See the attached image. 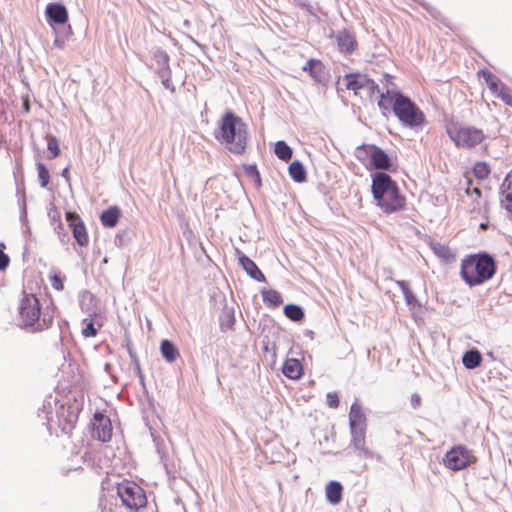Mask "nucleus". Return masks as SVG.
I'll use <instances>...</instances> for the list:
<instances>
[{"instance_id": "1", "label": "nucleus", "mask_w": 512, "mask_h": 512, "mask_svg": "<svg viewBox=\"0 0 512 512\" xmlns=\"http://www.w3.org/2000/svg\"><path fill=\"white\" fill-rule=\"evenodd\" d=\"M214 137L229 152L241 155L249 140L247 124L232 110H227L217 121Z\"/></svg>"}, {"instance_id": "2", "label": "nucleus", "mask_w": 512, "mask_h": 512, "mask_svg": "<svg viewBox=\"0 0 512 512\" xmlns=\"http://www.w3.org/2000/svg\"><path fill=\"white\" fill-rule=\"evenodd\" d=\"M56 307L52 304L44 310L40 301L34 294H24L19 305V317L22 327L32 333L49 329L55 318Z\"/></svg>"}, {"instance_id": "3", "label": "nucleus", "mask_w": 512, "mask_h": 512, "mask_svg": "<svg viewBox=\"0 0 512 512\" xmlns=\"http://www.w3.org/2000/svg\"><path fill=\"white\" fill-rule=\"evenodd\" d=\"M372 194L377 206L386 214L403 210L405 197L400 194L399 187L385 172H377L372 179Z\"/></svg>"}, {"instance_id": "4", "label": "nucleus", "mask_w": 512, "mask_h": 512, "mask_svg": "<svg viewBox=\"0 0 512 512\" xmlns=\"http://www.w3.org/2000/svg\"><path fill=\"white\" fill-rule=\"evenodd\" d=\"M497 270L492 255L481 252L465 257L461 260L460 275L470 287L482 285L493 278Z\"/></svg>"}, {"instance_id": "5", "label": "nucleus", "mask_w": 512, "mask_h": 512, "mask_svg": "<svg viewBox=\"0 0 512 512\" xmlns=\"http://www.w3.org/2000/svg\"><path fill=\"white\" fill-rule=\"evenodd\" d=\"M392 109L404 127L418 129L426 124V117L423 111L409 97L404 96L400 92L394 95Z\"/></svg>"}, {"instance_id": "6", "label": "nucleus", "mask_w": 512, "mask_h": 512, "mask_svg": "<svg viewBox=\"0 0 512 512\" xmlns=\"http://www.w3.org/2000/svg\"><path fill=\"white\" fill-rule=\"evenodd\" d=\"M446 133L456 147L466 150L475 148L487 138L482 129L457 121L446 125Z\"/></svg>"}, {"instance_id": "7", "label": "nucleus", "mask_w": 512, "mask_h": 512, "mask_svg": "<svg viewBox=\"0 0 512 512\" xmlns=\"http://www.w3.org/2000/svg\"><path fill=\"white\" fill-rule=\"evenodd\" d=\"M117 495L122 504L130 509L138 511L147 505V496L144 489L137 483L124 480L117 485Z\"/></svg>"}, {"instance_id": "8", "label": "nucleus", "mask_w": 512, "mask_h": 512, "mask_svg": "<svg viewBox=\"0 0 512 512\" xmlns=\"http://www.w3.org/2000/svg\"><path fill=\"white\" fill-rule=\"evenodd\" d=\"M477 458L474 456L472 450L464 445H456L446 452L443 458V464L446 468L452 471L463 470L472 463H475Z\"/></svg>"}, {"instance_id": "9", "label": "nucleus", "mask_w": 512, "mask_h": 512, "mask_svg": "<svg viewBox=\"0 0 512 512\" xmlns=\"http://www.w3.org/2000/svg\"><path fill=\"white\" fill-rule=\"evenodd\" d=\"M81 408L62 405L58 411V423L64 434L70 435L75 428Z\"/></svg>"}, {"instance_id": "10", "label": "nucleus", "mask_w": 512, "mask_h": 512, "mask_svg": "<svg viewBox=\"0 0 512 512\" xmlns=\"http://www.w3.org/2000/svg\"><path fill=\"white\" fill-rule=\"evenodd\" d=\"M66 221L72 230L73 237L81 247H86L89 243V236L86 226L80 216L75 212L66 213Z\"/></svg>"}, {"instance_id": "11", "label": "nucleus", "mask_w": 512, "mask_h": 512, "mask_svg": "<svg viewBox=\"0 0 512 512\" xmlns=\"http://www.w3.org/2000/svg\"><path fill=\"white\" fill-rule=\"evenodd\" d=\"M112 423L108 416L96 412L93 416V436L102 442H108L112 437Z\"/></svg>"}, {"instance_id": "12", "label": "nucleus", "mask_w": 512, "mask_h": 512, "mask_svg": "<svg viewBox=\"0 0 512 512\" xmlns=\"http://www.w3.org/2000/svg\"><path fill=\"white\" fill-rule=\"evenodd\" d=\"M342 84L347 90H352L355 94H358L365 87H372V79H370L366 74L349 73L343 77Z\"/></svg>"}, {"instance_id": "13", "label": "nucleus", "mask_w": 512, "mask_h": 512, "mask_svg": "<svg viewBox=\"0 0 512 512\" xmlns=\"http://www.w3.org/2000/svg\"><path fill=\"white\" fill-rule=\"evenodd\" d=\"M351 442L350 445L358 451V456L364 458H373L374 453L365 446L366 429H350Z\"/></svg>"}, {"instance_id": "14", "label": "nucleus", "mask_w": 512, "mask_h": 512, "mask_svg": "<svg viewBox=\"0 0 512 512\" xmlns=\"http://www.w3.org/2000/svg\"><path fill=\"white\" fill-rule=\"evenodd\" d=\"M349 426L350 429L367 428V418L361 405L359 404L358 399H356L355 402L350 407Z\"/></svg>"}, {"instance_id": "15", "label": "nucleus", "mask_w": 512, "mask_h": 512, "mask_svg": "<svg viewBox=\"0 0 512 512\" xmlns=\"http://www.w3.org/2000/svg\"><path fill=\"white\" fill-rule=\"evenodd\" d=\"M370 152V164L378 170H389L391 167V160L386 152L374 145L368 148Z\"/></svg>"}, {"instance_id": "16", "label": "nucleus", "mask_w": 512, "mask_h": 512, "mask_svg": "<svg viewBox=\"0 0 512 512\" xmlns=\"http://www.w3.org/2000/svg\"><path fill=\"white\" fill-rule=\"evenodd\" d=\"M337 46L341 53L351 54L357 48V41L353 33L349 31H340L336 35Z\"/></svg>"}, {"instance_id": "17", "label": "nucleus", "mask_w": 512, "mask_h": 512, "mask_svg": "<svg viewBox=\"0 0 512 512\" xmlns=\"http://www.w3.org/2000/svg\"><path fill=\"white\" fill-rule=\"evenodd\" d=\"M237 254L239 255L238 260L240 265L251 278L260 282L266 280L265 275L261 272V270L258 268V266L253 260H251L243 253H241L239 250H237Z\"/></svg>"}, {"instance_id": "18", "label": "nucleus", "mask_w": 512, "mask_h": 512, "mask_svg": "<svg viewBox=\"0 0 512 512\" xmlns=\"http://www.w3.org/2000/svg\"><path fill=\"white\" fill-rule=\"evenodd\" d=\"M46 15L57 24H64L68 20V12L65 6L58 3H51L46 7Z\"/></svg>"}, {"instance_id": "19", "label": "nucleus", "mask_w": 512, "mask_h": 512, "mask_svg": "<svg viewBox=\"0 0 512 512\" xmlns=\"http://www.w3.org/2000/svg\"><path fill=\"white\" fill-rule=\"evenodd\" d=\"M282 372L287 378L298 380L303 375V366L298 359L289 358L284 362Z\"/></svg>"}, {"instance_id": "20", "label": "nucleus", "mask_w": 512, "mask_h": 512, "mask_svg": "<svg viewBox=\"0 0 512 512\" xmlns=\"http://www.w3.org/2000/svg\"><path fill=\"white\" fill-rule=\"evenodd\" d=\"M325 497L332 505H338L342 501L343 486L339 481H330L325 487Z\"/></svg>"}, {"instance_id": "21", "label": "nucleus", "mask_w": 512, "mask_h": 512, "mask_svg": "<svg viewBox=\"0 0 512 512\" xmlns=\"http://www.w3.org/2000/svg\"><path fill=\"white\" fill-rule=\"evenodd\" d=\"M501 195L504 197L502 200L503 207L507 211H512V170L506 175L501 185Z\"/></svg>"}, {"instance_id": "22", "label": "nucleus", "mask_w": 512, "mask_h": 512, "mask_svg": "<svg viewBox=\"0 0 512 512\" xmlns=\"http://www.w3.org/2000/svg\"><path fill=\"white\" fill-rule=\"evenodd\" d=\"M121 212L118 207L113 206L102 212L100 221L105 227H115L119 221Z\"/></svg>"}, {"instance_id": "23", "label": "nucleus", "mask_w": 512, "mask_h": 512, "mask_svg": "<svg viewBox=\"0 0 512 512\" xmlns=\"http://www.w3.org/2000/svg\"><path fill=\"white\" fill-rule=\"evenodd\" d=\"M160 351L163 358L169 363H173L180 356L177 347L167 339L161 342Z\"/></svg>"}, {"instance_id": "24", "label": "nucleus", "mask_w": 512, "mask_h": 512, "mask_svg": "<svg viewBox=\"0 0 512 512\" xmlns=\"http://www.w3.org/2000/svg\"><path fill=\"white\" fill-rule=\"evenodd\" d=\"M481 361V353L476 349L466 351L462 357L463 365L467 369H475L481 364Z\"/></svg>"}, {"instance_id": "25", "label": "nucleus", "mask_w": 512, "mask_h": 512, "mask_svg": "<svg viewBox=\"0 0 512 512\" xmlns=\"http://www.w3.org/2000/svg\"><path fill=\"white\" fill-rule=\"evenodd\" d=\"M262 298L265 305L268 307H279L283 303L281 294L273 289H267L262 291Z\"/></svg>"}, {"instance_id": "26", "label": "nucleus", "mask_w": 512, "mask_h": 512, "mask_svg": "<svg viewBox=\"0 0 512 512\" xmlns=\"http://www.w3.org/2000/svg\"><path fill=\"white\" fill-rule=\"evenodd\" d=\"M289 174L296 182H303L306 178L304 167L299 161H293L290 164Z\"/></svg>"}, {"instance_id": "27", "label": "nucleus", "mask_w": 512, "mask_h": 512, "mask_svg": "<svg viewBox=\"0 0 512 512\" xmlns=\"http://www.w3.org/2000/svg\"><path fill=\"white\" fill-rule=\"evenodd\" d=\"M274 152L283 161H288L292 157V149L284 141L276 142Z\"/></svg>"}, {"instance_id": "28", "label": "nucleus", "mask_w": 512, "mask_h": 512, "mask_svg": "<svg viewBox=\"0 0 512 512\" xmlns=\"http://www.w3.org/2000/svg\"><path fill=\"white\" fill-rule=\"evenodd\" d=\"M284 314L292 321H300L304 318V312L301 307L294 304L286 305L284 307Z\"/></svg>"}, {"instance_id": "29", "label": "nucleus", "mask_w": 512, "mask_h": 512, "mask_svg": "<svg viewBox=\"0 0 512 512\" xmlns=\"http://www.w3.org/2000/svg\"><path fill=\"white\" fill-rule=\"evenodd\" d=\"M47 149L50 153L49 158L53 159L60 155V147H59V141L54 135H47Z\"/></svg>"}, {"instance_id": "30", "label": "nucleus", "mask_w": 512, "mask_h": 512, "mask_svg": "<svg viewBox=\"0 0 512 512\" xmlns=\"http://www.w3.org/2000/svg\"><path fill=\"white\" fill-rule=\"evenodd\" d=\"M473 173L480 180L486 179L490 174V167L486 162H477L473 167Z\"/></svg>"}, {"instance_id": "31", "label": "nucleus", "mask_w": 512, "mask_h": 512, "mask_svg": "<svg viewBox=\"0 0 512 512\" xmlns=\"http://www.w3.org/2000/svg\"><path fill=\"white\" fill-rule=\"evenodd\" d=\"M373 144H363L356 148L355 157L362 163L370 161V150L368 148L373 147Z\"/></svg>"}, {"instance_id": "32", "label": "nucleus", "mask_w": 512, "mask_h": 512, "mask_svg": "<svg viewBox=\"0 0 512 512\" xmlns=\"http://www.w3.org/2000/svg\"><path fill=\"white\" fill-rule=\"evenodd\" d=\"M82 324V335L85 338L95 337L97 335V329L94 326L93 319H83Z\"/></svg>"}, {"instance_id": "33", "label": "nucleus", "mask_w": 512, "mask_h": 512, "mask_svg": "<svg viewBox=\"0 0 512 512\" xmlns=\"http://www.w3.org/2000/svg\"><path fill=\"white\" fill-rule=\"evenodd\" d=\"M38 177L40 179V183L42 187H46L49 183L50 174L48 169L45 167L43 163L37 164Z\"/></svg>"}, {"instance_id": "34", "label": "nucleus", "mask_w": 512, "mask_h": 512, "mask_svg": "<svg viewBox=\"0 0 512 512\" xmlns=\"http://www.w3.org/2000/svg\"><path fill=\"white\" fill-rule=\"evenodd\" d=\"M497 97L500 98L506 105L512 106V96L506 85H501Z\"/></svg>"}, {"instance_id": "35", "label": "nucleus", "mask_w": 512, "mask_h": 512, "mask_svg": "<svg viewBox=\"0 0 512 512\" xmlns=\"http://www.w3.org/2000/svg\"><path fill=\"white\" fill-rule=\"evenodd\" d=\"M432 249L434 253L441 258L447 259L450 256V249L441 243L433 244Z\"/></svg>"}, {"instance_id": "36", "label": "nucleus", "mask_w": 512, "mask_h": 512, "mask_svg": "<svg viewBox=\"0 0 512 512\" xmlns=\"http://www.w3.org/2000/svg\"><path fill=\"white\" fill-rule=\"evenodd\" d=\"M245 173L248 177H250L251 179H253L256 182L258 187L261 186L260 174L255 165L246 166Z\"/></svg>"}, {"instance_id": "37", "label": "nucleus", "mask_w": 512, "mask_h": 512, "mask_svg": "<svg viewBox=\"0 0 512 512\" xmlns=\"http://www.w3.org/2000/svg\"><path fill=\"white\" fill-rule=\"evenodd\" d=\"M479 74L482 75L489 88H494L496 81L499 80L498 77L486 69L479 71Z\"/></svg>"}, {"instance_id": "38", "label": "nucleus", "mask_w": 512, "mask_h": 512, "mask_svg": "<svg viewBox=\"0 0 512 512\" xmlns=\"http://www.w3.org/2000/svg\"><path fill=\"white\" fill-rule=\"evenodd\" d=\"M4 248V243H0V271L5 270L10 262L9 256L3 252Z\"/></svg>"}, {"instance_id": "39", "label": "nucleus", "mask_w": 512, "mask_h": 512, "mask_svg": "<svg viewBox=\"0 0 512 512\" xmlns=\"http://www.w3.org/2000/svg\"><path fill=\"white\" fill-rule=\"evenodd\" d=\"M327 405L330 408H337L339 406V397L336 392H329L326 396Z\"/></svg>"}, {"instance_id": "40", "label": "nucleus", "mask_w": 512, "mask_h": 512, "mask_svg": "<svg viewBox=\"0 0 512 512\" xmlns=\"http://www.w3.org/2000/svg\"><path fill=\"white\" fill-rule=\"evenodd\" d=\"M50 281H51L52 287L55 290H58V291L63 290V288H64L63 280L59 275L54 274L53 276L50 277Z\"/></svg>"}, {"instance_id": "41", "label": "nucleus", "mask_w": 512, "mask_h": 512, "mask_svg": "<svg viewBox=\"0 0 512 512\" xmlns=\"http://www.w3.org/2000/svg\"><path fill=\"white\" fill-rule=\"evenodd\" d=\"M235 319L232 315L228 314L225 322L221 323L222 330L232 329Z\"/></svg>"}, {"instance_id": "42", "label": "nucleus", "mask_w": 512, "mask_h": 512, "mask_svg": "<svg viewBox=\"0 0 512 512\" xmlns=\"http://www.w3.org/2000/svg\"><path fill=\"white\" fill-rule=\"evenodd\" d=\"M421 404V397L418 394H413L411 396V405L414 409L418 408Z\"/></svg>"}, {"instance_id": "43", "label": "nucleus", "mask_w": 512, "mask_h": 512, "mask_svg": "<svg viewBox=\"0 0 512 512\" xmlns=\"http://www.w3.org/2000/svg\"><path fill=\"white\" fill-rule=\"evenodd\" d=\"M364 89H366L367 91H369V93H370L371 95H373L375 92H379L378 84H376L374 80H372V87H371V86H367V87H365Z\"/></svg>"}, {"instance_id": "44", "label": "nucleus", "mask_w": 512, "mask_h": 512, "mask_svg": "<svg viewBox=\"0 0 512 512\" xmlns=\"http://www.w3.org/2000/svg\"><path fill=\"white\" fill-rule=\"evenodd\" d=\"M396 284L398 285V287L401 289L402 292L407 290L410 287L409 283L405 280H397Z\"/></svg>"}, {"instance_id": "45", "label": "nucleus", "mask_w": 512, "mask_h": 512, "mask_svg": "<svg viewBox=\"0 0 512 512\" xmlns=\"http://www.w3.org/2000/svg\"><path fill=\"white\" fill-rule=\"evenodd\" d=\"M384 98H385V94H381V99L379 100L378 102V106L381 110H387L388 109V106L385 104L384 102Z\"/></svg>"}, {"instance_id": "46", "label": "nucleus", "mask_w": 512, "mask_h": 512, "mask_svg": "<svg viewBox=\"0 0 512 512\" xmlns=\"http://www.w3.org/2000/svg\"><path fill=\"white\" fill-rule=\"evenodd\" d=\"M501 85H504V84L499 79V80L496 81L495 87L494 88H489V89L491 90V92L493 94H495L497 96V92H499V89H500Z\"/></svg>"}, {"instance_id": "47", "label": "nucleus", "mask_w": 512, "mask_h": 512, "mask_svg": "<svg viewBox=\"0 0 512 512\" xmlns=\"http://www.w3.org/2000/svg\"><path fill=\"white\" fill-rule=\"evenodd\" d=\"M404 298H405L407 304H413L416 301V297H415L413 291L411 292L410 295H407Z\"/></svg>"}, {"instance_id": "48", "label": "nucleus", "mask_w": 512, "mask_h": 512, "mask_svg": "<svg viewBox=\"0 0 512 512\" xmlns=\"http://www.w3.org/2000/svg\"><path fill=\"white\" fill-rule=\"evenodd\" d=\"M314 64H315V61H313V60L308 61L307 64L304 66V70L311 71Z\"/></svg>"}, {"instance_id": "49", "label": "nucleus", "mask_w": 512, "mask_h": 512, "mask_svg": "<svg viewBox=\"0 0 512 512\" xmlns=\"http://www.w3.org/2000/svg\"><path fill=\"white\" fill-rule=\"evenodd\" d=\"M62 176H63L65 179L69 180V170H68V168H65V169L62 171Z\"/></svg>"}, {"instance_id": "50", "label": "nucleus", "mask_w": 512, "mask_h": 512, "mask_svg": "<svg viewBox=\"0 0 512 512\" xmlns=\"http://www.w3.org/2000/svg\"><path fill=\"white\" fill-rule=\"evenodd\" d=\"M411 292H412V290H411V289H410V287H409L407 290L403 291L402 293H403V295H404V297H405V296H407V295H410V294H411Z\"/></svg>"}, {"instance_id": "51", "label": "nucleus", "mask_w": 512, "mask_h": 512, "mask_svg": "<svg viewBox=\"0 0 512 512\" xmlns=\"http://www.w3.org/2000/svg\"><path fill=\"white\" fill-rule=\"evenodd\" d=\"M24 108L26 109V111L28 112L29 111V104L28 102L26 101L25 104H24Z\"/></svg>"}, {"instance_id": "52", "label": "nucleus", "mask_w": 512, "mask_h": 512, "mask_svg": "<svg viewBox=\"0 0 512 512\" xmlns=\"http://www.w3.org/2000/svg\"><path fill=\"white\" fill-rule=\"evenodd\" d=\"M474 192H475V194H478V195H480V194H481V192H480V190H479L478 188H475V189H474Z\"/></svg>"}]
</instances>
